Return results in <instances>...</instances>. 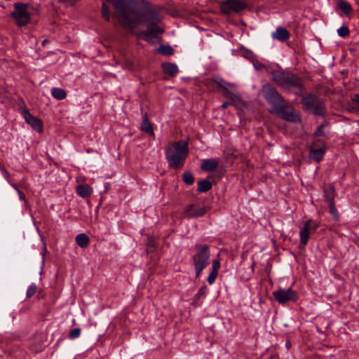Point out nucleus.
<instances>
[{"label": "nucleus", "instance_id": "34", "mask_svg": "<svg viewBox=\"0 0 359 359\" xmlns=\"http://www.w3.org/2000/svg\"><path fill=\"white\" fill-rule=\"evenodd\" d=\"M207 290L208 287L206 285L201 287L196 295V297L200 299L201 297H204L205 295Z\"/></svg>", "mask_w": 359, "mask_h": 359}, {"label": "nucleus", "instance_id": "39", "mask_svg": "<svg viewBox=\"0 0 359 359\" xmlns=\"http://www.w3.org/2000/svg\"><path fill=\"white\" fill-rule=\"evenodd\" d=\"M60 2L68 4H74L76 0H58Z\"/></svg>", "mask_w": 359, "mask_h": 359}, {"label": "nucleus", "instance_id": "10", "mask_svg": "<svg viewBox=\"0 0 359 359\" xmlns=\"http://www.w3.org/2000/svg\"><path fill=\"white\" fill-rule=\"evenodd\" d=\"M326 149L325 142L321 140L313 141L310 147L309 158L320 162L323 160Z\"/></svg>", "mask_w": 359, "mask_h": 359}, {"label": "nucleus", "instance_id": "35", "mask_svg": "<svg viewBox=\"0 0 359 359\" xmlns=\"http://www.w3.org/2000/svg\"><path fill=\"white\" fill-rule=\"evenodd\" d=\"M219 267H220L219 262L217 259L213 260L212 264V271L218 273V270H219Z\"/></svg>", "mask_w": 359, "mask_h": 359}, {"label": "nucleus", "instance_id": "2", "mask_svg": "<svg viewBox=\"0 0 359 359\" xmlns=\"http://www.w3.org/2000/svg\"><path fill=\"white\" fill-rule=\"evenodd\" d=\"M272 79L279 86L283 88L297 87L300 92L304 90V86L299 77L288 72L283 70L273 71Z\"/></svg>", "mask_w": 359, "mask_h": 359}, {"label": "nucleus", "instance_id": "8", "mask_svg": "<svg viewBox=\"0 0 359 359\" xmlns=\"http://www.w3.org/2000/svg\"><path fill=\"white\" fill-rule=\"evenodd\" d=\"M262 91L264 98L273 106V109L282 102H284L283 97L275 88L271 87L270 85H264Z\"/></svg>", "mask_w": 359, "mask_h": 359}, {"label": "nucleus", "instance_id": "12", "mask_svg": "<svg viewBox=\"0 0 359 359\" xmlns=\"http://www.w3.org/2000/svg\"><path fill=\"white\" fill-rule=\"evenodd\" d=\"M208 208L205 206L196 207L194 204H189L184 208L186 217L189 219L203 217L206 214Z\"/></svg>", "mask_w": 359, "mask_h": 359}, {"label": "nucleus", "instance_id": "29", "mask_svg": "<svg viewBox=\"0 0 359 359\" xmlns=\"http://www.w3.org/2000/svg\"><path fill=\"white\" fill-rule=\"evenodd\" d=\"M36 290H37V286L36 284L30 285L27 290L26 297L27 298H30L36 293Z\"/></svg>", "mask_w": 359, "mask_h": 359}, {"label": "nucleus", "instance_id": "1", "mask_svg": "<svg viewBox=\"0 0 359 359\" xmlns=\"http://www.w3.org/2000/svg\"><path fill=\"white\" fill-rule=\"evenodd\" d=\"M189 154V149L185 142H174L165 148V158L169 168L179 169L182 168Z\"/></svg>", "mask_w": 359, "mask_h": 359}, {"label": "nucleus", "instance_id": "20", "mask_svg": "<svg viewBox=\"0 0 359 359\" xmlns=\"http://www.w3.org/2000/svg\"><path fill=\"white\" fill-rule=\"evenodd\" d=\"M334 192L335 189L333 184H329L324 187V196L328 203L334 202Z\"/></svg>", "mask_w": 359, "mask_h": 359}, {"label": "nucleus", "instance_id": "30", "mask_svg": "<svg viewBox=\"0 0 359 359\" xmlns=\"http://www.w3.org/2000/svg\"><path fill=\"white\" fill-rule=\"evenodd\" d=\"M337 34L341 37H346L349 34V29L346 26H341L338 29Z\"/></svg>", "mask_w": 359, "mask_h": 359}, {"label": "nucleus", "instance_id": "14", "mask_svg": "<svg viewBox=\"0 0 359 359\" xmlns=\"http://www.w3.org/2000/svg\"><path fill=\"white\" fill-rule=\"evenodd\" d=\"M216 82L219 86H221L222 95L226 98L230 99L234 102L239 101L241 100V97L238 93H234L226 87L222 86V83H224V81L222 79H219L218 81H216Z\"/></svg>", "mask_w": 359, "mask_h": 359}, {"label": "nucleus", "instance_id": "16", "mask_svg": "<svg viewBox=\"0 0 359 359\" xmlns=\"http://www.w3.org/2000/svg\"><path fill=\"white\" fill-rule=\"evenodd\" d=\"M271 37L273 39L284 42L290 38V33L283 27L278 26L276 27V31L271 33Z\"/></svg>", "mask_w": 359, "mask_h": 359}, {"label": "nucleus", "instance_id": "45", "mask_svg": "<svg viewBox=\"0 0 359 359\" xmlns=\"http://www.w3.org/2000/svg\"><path fill=\"white\" fill-rule=\"evenodd\" d=\"M4 167H3L2 165H0V171L1 170L2 168H4Z\"/></svg>", "mask_w": 359, "mask_h": 359}, {"label": "nucleus", "instance_id": "27", "mask_svg": "<svg viewBox=\"0 0 359 359\" xmlns=\"http://www.w3.org/2000/svg\"><path fill=\"white\" fill-rule=\"evenodd\" d=\"M102 16L107 21L110 20V11L106 3H103L102 6Z\"/></svg>", "mask_w": 359, "mask_h": 359}, {"label": "nucleus", "instance_id": "44", "mask_svg": "<svg viewBox=\"0 0 359 359\" xmlns=\"http://www.w3.org/2000/svg\"><path fill=\"white\" fill-rule=\"evenodd\" d=\"M354 109H355V107H352L349 108L348 111H353Z\"/></svg>", "mask_w": 359, "mask_h": 359}, {"label": "nucleus", "instance_id": "21", "mask_svg": "<svg viewBox=\"0 0 359 359\" xmlns=\"http://www.w3.org/2000/svg\"><path fill=\"white\" fill-rule=\"evenodd\" d=\"M76 244L82 248H86L90 243L89 237L86 233H80L76 236Z\"/></svg>", "mask_w": 359, "mask_h": 359}, {"label": "nucleus", "instance_id": "31", "mask_svg": "<svg viewBox=\"0 0 359 359\" xmlns=\"http://www.w3.org/2000/svg\"><path fill=\"white\" fill-rule=\"evenodd\" d=\"M81 329L79 327L74 328L69 334V338L70 339H74L79 337L81 334Z\"/></svg>", "mask_w": 359, "mask_h": 359}, {"label": "nucleus", "instance_id": "22", "mask_svg": "<svg viewBox=\"0 0 359 359\" xmlns=\"http://www.w3.org/2000/svg\"><path fill=\"white\" fill-rule=\"evenodd\" d=\"M51 95L58 100H64L67 96L65 90L60 88H53L51 89Z\"/></svg>", "mask_w": 359, "mask_h": 359}, {"label": "nucleus", "instance_id": "7", "mask_svg": "<svg viewBox=\"0 0 359 359\" xmlns=\"http://www.w3.org/2000/svg\"><path fill=\"white\" fill-rule=\"evenodd\" d=\"M320 226V222L309 219L306 220L299 231L300 243L306 245L309 239L311 233L315 232Z\"/></svg>", "mask_w": 359, "mask_h": 359}, {"label": "nucleus", "instance_id": "37", "mask_svg": "<svg viewBox=\"0 0 359 359\" xmlns=\"http://www.w3.org/2000/svg\"><path fill=\"white\" fill-rule=\"evenodd\" d=\"M1 172L4 177L8 182L10 174L5 168H2Z\"/></svg>", "mask_w": 359, "mask_h": 359}, {"label": "nucleus", "instance_id": "24", "mask_svg": "<svg viewBox=\"0 0 359 359\" xmlns=\"http://www.w3.org/2000/svg\"><path fill=\"white\" fill-rule=\"evenodd\" d=\"M338 6L345 15H348L352 11L351 5L346 1L341 0L338 2Z\"/></svg>", "mask_w": 359, "mask_h": 359}, {"label": "nucleus", "instance_id": "15", "mask_svg": "<svg viewBox=\"0 0 359 359\" xmlns=\"http://www.w3.org/2000/svg\"><path fill=\"white\" fill-rule=\"evenodd\" d=\"M219 166V160L217 158H205L202 161L201 168L206 172L215 171Z\"/></svg>", "mask_w": 359, "mask_h": 359}, {"label": "nucleus", "instance_id": "41", "mask_svg": "<svg viewBox=\"0 0 359 359\" xmlns=\"http://www.w3.org/2000/svg\"><path fill=\"white\" fill-rule=\"evenodd\" d=\"M11 186L14 189H15L17 191H18V190H20V189L17 187V186H16L15 184H13V183H12V184H11Z\"/></svg>", "mask_w": 359, "mask_h": 359}, {"label": "nucleus", "instance_id": "33", "mask_svg": "<svg viewBox=\"0 0 359 359\" xmlns=\"http://www.w3.org/2000/svg\"><path fill=\"white\" fill-rule=\"evenodd\" d=\"M218 273H215V272H211L208 277V283L210 284V285H212L215 281V279L217 276Z\"/></svg>", "mask_w": 359, "mask_h": 359}, {"label": "nucleus", "instance_id": "38", "mask_svg": "<svg viewBox=\"0 0 359 359\" xmlns=\"http://www.w3.org/2000/svg\"><path fill=\"white\" fill-rule=\"evenodd\" d=\"M18 194L19 195V198L21 201H23L25 202H26V199H25V196L24 195V194L20 191V190H18Z\"/></svg>", "mask_w": 359, "mask_h": 359}, {"label": "nucleus", "instance_id": "3", "mask_svg": "<svg viewBox=\"0 0 359 359\" xmlns=\"http://www.w3.org/2000/svg\"><path fill=\"white\" fill-rule=\"evenodd\" d=\"M194 248L196 253L193 256V262L196 271V277L198 278L202 271L209 264L210 251L208 245L206 244H196Z\"/></svg>", "mask_w": 359, "mask_h": 359}, {"label": "nucleus", "instance_id": "43", "mask_svg": "<svg viewBox=\"0 0 359 359\" xmlns=\"http://www.w3.org/2000/svg\"><path fill=\"white\" fill-rule=\"evenodd\" d=\"M43 264H44V257L43 256V257H42V266H43ZM42 270H43V266H41V271H42Z\"/></svg>", "mask_w": 359, "mask_h": 359}, {"label": "nucleus", "instance_id": "26", "mask_svg": "<svg viewBox=\"0 0 359 359\" xmlns=\"http://www.w3.org/2000/svg\"><path fill=\"white\" fill-rule=\"evenodd\" d=\"M158 51L165 55H170L173 53V48L170 46L162 45L159 47Z\"/></svg>", "mask_w": 359, "mask_h": 359}, {"label": "nucleus", "instance_id": "23", "mask_svg": "<svg viewBox=\"0 0 359 359\" xmlns=\"http://www.w3.org/2000/svg\"><path fill=\"white\" fill-rule=\"evenodd\" d=\"M212 187V183L208 180H201L198 182V191L200 192H207Z\"/></svg>", "mask_w": 359, "mask_h": 359}, {"label": "nucleus", "instance_id": "11", "mask_svg": "<svg viewBox=\"0 0 359 359\" xmlns=\"http://www.w3.org/2000/svg\"><path fill=\"white\" fill-rule=\"evenodd\" d=\"M276 300L280 304H284L290 301H294L297 298V292L291 287L287 289L280 288L273 292Z\"/></svg>", "mask_w": 359, "mask_h": 359}, {"label": "nucleus", "instance_id": "25", "mask_svg": "<svg viewBox=\"0 0 359 359\" xmlns=\"http://www.w3.org/2000/svg\"><path fill=\"white\" fill-rule=\"evenodd\" d=\"M182 179L187 185H191L194 182V175L190 171L184 172L182 175Z\"/></svg>", "mask_w": 359, "mask_h": 359}, {"label": "nucleus", "instance_id": "32", "mask_svg": "<svg viewBox=\"0 0 359 359\" xmlns=\"http://www.w3.org/2000/svg\"><path fill=\"white\" fill-rule=\"evenodd\" d=\"M326 124H327V122H324V123L320 125L318 127L317 130L315 131L314 135L316 136H319V137L325 136L323 128H324L325 125H326Z\"/></svg>", "mask_w": 359, "mask_h": 359}, {"label": "nucleus", "instance_id": "46", "mask_svg": "<svg viewBox=\"0 0 359 359\" xmlns=\"http://www.w3.org/2000/svg\"><path fill=\"white\" fill-rule=\"evenodd\" d=\"M107 1H108V0H107ZM109 2H110V1H109Z\"/></svg>", "mask_w": 359, "mask_h": 359}, {"label": "nucleus", "instance_id": "42", "mask_svg": "<svg viewBox=\"0 0 359 359\" xmlns=\"http://www.w3.org/2000/svg\"><path fill=\"white\" fill-rule=\"evenodd\" d=\"M48 39H45V40H43V41H42V45H43V46H44V45H45L46 43H48Z\"/></svg>", "mask_w": 359, "mask_h": 359}, {"label": "nucleus", "instance_id": "36", "mask_svg": "<svg viewBox=\"0 0 359 359\" xmlns=\"http://www.w3.org/2000/svg\"><path fill=\"white\" fill-rule=\"evenodd\" d=\"M352 102L355 104V108L359 110V94H355L353 96Z\"/></svg>", "mask_w": 359, "mask_h": 359}, {"label": "nucleus", "instance_id": "13", "mask_svg": "<svg viewBox=\"0 0 359 359\" xmlns=\"http://www.w3.org/2000/svg\"><path fill=\"white\" fill-rule=\"evenodd\" d=\"M22 115L26 123L32 126V128L37 132H42L43 125L40 119L33 116L27 109H22Z\"/></svg>", "mask_w": 359, "mask_h": 359}, {"label": "nucleus", "instance_id": "9", "mask_svg": "<svg viewBox=\"0 0 359 359\" xmlns=\"http://www.w3.org/2000/svg\"><path fill=\"white\" fill-rule=\"evenodd\" d=\"M246 8V4L241 0H226L220 3V11L225 15L232 12L238 13Z\"/></svg>", "mask_w": 359, "mask_h": 359}, {"label": "nucleus", "instance_id": "5", "mask_svg": "<svg viewBox=\"0 0 359 359\" xmlns=\"http://www.w3.org/2000/svg\"><path fill=\"white\" fill-rule=\"evenodd\" d=\"M29 4L17 2L14 4V11L11 15L14 18L18 27L26 26L30 20V15L27 11Z\"/></svg>", "mask_w": 359, "mask_h": 359}, {"label": "nucleus", "instance_id": "18", "mask_svg": "<svg viewBox=\"0 0 359 359\" xmlns=\"http://www.w3.org/2000/svg\"><path fill=\"white\" fill-rule=\"evenodd\" d=\"M163 72L170 76L171 77L175 76L178 72L177 66L174 63L165 62L162 64Z\"/></svg>", "mask_w": 359, "mask_h": 359}, {"label": "nucleus", "instance_id": "19", "mask_svg": "<svg viewBox=\"0 0 359 359\" xmlns=\"http://www.w3.org/2000/svg\"><path fill=\"white\" fill-rule=\"evenodd\" d=\"M76 193L81 198H88L92 193V188L87 184H80L76 187Z\"/></svg>", "mask_w": 359, "mask_h": 359}, {"label": "nucleus", "instance_id": "17", "mask_svg": "<svg viewBox=\"0 0 359 359\" xmlns=\"http://www.w3.org/2000/svg\"><path fill=\"white\" fill-rule=\"evenodd\" d=\"M140 128L142 132L148 133L152 137L153 139L155 138V134L154 133L153 127L149 120L148 115L147 113H144L143 116V121L142 122Z\"/></svg>", "mask_w": 359, "mask_h": 359}, {"label": "nucleus", "instance_id": "6", "mask_svg": "<svg viewBox=\"0 0 359 359\" xmlns=\"http://www.w3.org/2000/svg\"><path fill=\"white\" fill-rule=\"evenodd\" d=\"M274 110L281 118L287 121L297 123L301 121L299 113L292 107L285 104L284 102L277 106Z\"/></svg>", "mask_w": 359, "mask_h": 359}, {"label": "nucleus", "instance_id": "4", "mask_svg": "<svg viewBox=\"0 0 359 359\" xmlns=\"http://www.w3.org/2000/svg\"><path fill=\"white\" fill-rule=\"evenodd\" d=\"M301 102L305 110L311 111L316 116H325L324 101L318 96L312 93L307 94L302 97Z\"/></svg>", "mask_w": 359, "mask_h": 359}, {"label": "nucleus", "instance_id": "40", "mask_svg": "<svg viewBox=\"0 0 359 359\" xmlns=\"http://www.w3.org/2000/svg\"><path fill=\"white\" fill-rule=\"evenodd\" d=\"M230 104H231V102H224L221 105V107H222V108H223V109H225V108H226L227 107H229Z\"/></svg>", "mask_w": 359, "mask_h": 359}, {"label": "nucleus", "instance_id": "28", "mask_svg": "<svg viewBox=\"0 0 359 359\" xmlns=\"http://www.w3.org/2000/svg\"><path fill=\"white\" fill-rule=\"evenodd\" d=\"M329 210L330 213L333 216L334 220L338 221L339 219V215L334 206V202L329 203Z\"/></svg>", "mask_w": 359, "mask_h": 359}]
</instances>
